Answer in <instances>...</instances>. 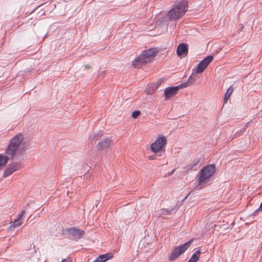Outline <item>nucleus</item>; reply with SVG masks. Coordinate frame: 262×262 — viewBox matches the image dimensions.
I'll return each instance as SVG.
<instances>
[{"instance_id": "f257e3e1", "label": "nucleus", "mask_w": 262, "mask_h": 262, "mask_svg": "<svg viewBox=\"0 0 262 262\" xmlns=\"http://www.w3.org/2000/svg\"><path fill=\"white\" fill-rule=\"evenodd\" d=\"M215 171V166L214 164L207 165L201 170L197 176L198 178L195 188L200 190L206 187L207 183L213 176Z\"/></svg>"}, {"instance_id": "f03ea898", "label": "nucleus", "mask_w": 262, "mask_h": 262, "mask_svg": "<svg viewBox=\"0 0 262 262\" xmlns=\"http://www.w3.org/2000/svg\"><path fill=\"white\" fill-rule=\"evenodd\" d=\"M25 137L24 134L18 133L10 139L5 149V154L11 157H13L18 151L20 146L24 143Z\"/></svg>"}, {"instance_id": "7ed1b4c3", "label": "nucleus", "mask_w": 262, "mask_h": 262, "mask_svg": "<svg viewBox=\"0 0 262 262\" xmlns=\"http://www.w3.org/2000/svg\"><path fill=\"white\" fill-rule=\"evenodd\" d=\"M157 53L155 48L149 49L144 50L141 54L132 62L133 66L138 68L146 63L150 62Z\"/></svg>"}, {"instance_id": "20e7f679", "label": "nucleus", "mask_w": 262, "mask_h": 262, "mask_svg": "<svg viewBox=\"0 0 262 262\" xmlns=\"http://www.w3.org/2000/svg\"><path fill=\"white\" fill-rule=\"evenodd\" d=\"M187 3L182 1L174 6L168 12V16L170 19H177L184 15L187 11Z\"/></svg>"}, {"instance_id": "39448f33", "label": "nucleus", "mask_w": 262, "mask_h": 262, "mask_svg": "<svg viewBox=\"0 0 262 262\" xmlns=\"http://www.w3.org/2000/svg\"><path fill=\"white\" fill-rule=\"evenodd\" d=\"M166 143V137L163 135H159L155 141L150 145V150L154 154H157L163 149Z\"/></svg>"}, {"instance_id": "423d86ee", "label": "nucleus", "mask_w": 262, "mask_h": 262, "mask_svg": "<svg viewBox=\"0 0 262 262\" xmlns=\"http://www.w3.org/2000/svg\"><path fill=\"white\" fill-rule=\"evenodd\" d=\"M192 241H190L179 247H176L173 251L169 255V259L170 261L174 260L183 253L190 246Z\"/></svg>"}, {"instance_id": "0eeeda50", "label": "nucleus", "mask_w": 262, "mask_h": 262, "mask_svg": "<svg viewBox=\"0 0 262 262\" xmlns=\"http://www.w3.org/2000/svg\"><path fill=\"white\" fill-rule=\"evenodd\" d=\"M213 59V56L212 55L208 56L205 58L198 65L195 70V74H201L203 73Z\"/></svg>"}, {"instance_id": "6e6552de", "label": "nucleus", "mask_w": 262, "mask_h": 262, "mask_svg": "<svg viewBox=\"0 0 262 262\" xmlns=\"http://www.w3.org/2000/svg\"><path fill=\"white\" fill-rule=\"evenodd\" d=\"M184 84H180L177 86L168 87L164 90V96L166 100L170 99L172 97L176 95L179 90L184 87Z\"/></svg>"}, {"instance_id": "1a4fd4ad", "label": "nucleus", "mask_w": 262, "mask_h": 262, "mask_svg": "<svg viewBox=\"0 0 262 262\" xmlns=\"http://www.w3.org/2000/svg\"><path fill=\"white\" fill-rule=\"evenodd\" d=\"M22 167L21 165L18 163H14L12 165H9L7 167L4 172L3 176L4 178H6L9 176L11 175L14 171L21 168Z\"/></svg>"}, {"instance_id": "9d476101", "label": "nucleus", "mask_w": 262, "mask_h": 262, "mask_svg": "<svg viewBox=\"0 0 262 262\" xmlns=\"http://www.w3.org/2000/svg\"><path fill=\"white\" fill-rule=\"evenodd\" d=\"M25 214V211H23L20 213L18 215L16 219H15L13 222H11V225L10 227L12 228H15L16 227L21 226L23 223L24 220V215Z\"/></svg>"}, {"instance_id": "9b49d317", "label": "nucleus", "mask_w": 262, "mask_h": 262, "mask_svg": "<svg viewBox=\"0 0 262 262\" xmlns=\"http://www.w3.org/2000/svg\"><path fill=\"white\" fill-rule=\"evenodd\" d=\"M69 233L74 239H79L83 235L84 231L75 227H73L69 230Z\"/></svg>"}, {"instance_id": "f8f14e48", "label": "nucleus", "mask_w": 262, "mask_h": 262, "mask_svg": "<svg viewBox=\"0 0 262 262\" xmlns=\"http://www.w3.org/2000/svg\"><path fill=\"white\" fill-rule=\"evenodd\" d=\"M162 81L163 80L162 79H159L156 83H152L150 85H148L145 89L146 94L150 95L154 93L158 88L159 86L161 84Z\"/></svg>"}, {"instance_id": "ddd939ff", "label": "nucleus", "mask_w": 262, "mask_h": 262, "mask_svg": "<svg viewBox=\"0 0 262 262\" xmlns=\"http://www.w3.org/2000/svg\"><path fill=\"white\" fill-rule=\"evenodd\" d=\"M188 52V45L183 43L179 45L177 49V53L179 56L187 54Z\"/></svg>"}, {"instance_id": "4468645a", "label": "nucleus", "mask_w": 262, "mask_h": 262, "mask_svg": "<svg viewBox=\"0 0 262 262\" xmlns=\"http://www.w3.org/2000/svg\"><path fill=\"white\" fill-rule=\"evenodd\" d=\"M111 143L112 140L108 138H106L99 142L97 146L99 149L103 150L104 148L108 147Z\"/></svg>"}, {"instance_id": "2eb2a0df", "label": "nucleus", "mask_w": 262, "mask_h": 262, "mask_svg": "<svg viewBox=\"0 0 262 262\" xmlns=\"http://www.w3.org/2000/svg\"><path fill=\"white\" fill-rule=\"evenodd\" d=\"M113 257L111 253H106L99 256L93 262H105Z\"/></svg>"}, {"instance_id": "dca6fc26", "label": "nucleus", "mask_w": 262, "mask_h": 262, "mask_svg": "<svg viewBox=\"0 0 262 262\" xmlns=\"http://www.w3.org/2000/svg\"><path fill=\"white\" fill-rule=\"evenodd\" d=\"M234 88L232 86H230L226 92L224 99V104L227 103L228 99L230 98V96L234 92Z\"/></svg>"}, {"instance_id": "f3484780", "label": "nucleus", "mask_w": 262, "mask_h": 262, "mask_svg": "<svg viewBox=\"0 0 262 262\" xmlns=\"http://www.w3.org/2000/svg\"><path fill=\"white\" fill-rule=\"evenodd\" d=\"M201 253V252L200 249L196 251L187 262H196L200 258Z\"/></svg>"}, {"instance_id": "a211bd4d", "label": "nucleus", "mask_w": 262, "mask_h": 262, "mask_svg": "<svg viewBox=\"0 0 262 262\" xmlns=\"http://www.w3.org/2000/svg\"><path fill=\"white\" fill-rule=\"evenodd\" d=\"M8 155H0V168L4 167L8 162Z\"/></svg>"}, {"instance_id": "6ab92c4d", "label": "nucleus", "mask_w": 262, "mask_h": 262, "mask_svg": "<svg viewBox=\"0 0 262 262\" xmlns=\"http://www.w3.org/2000/svg\"><path fill=\"white\" fill-rule=\"evenodd\" d=\"M200 161V159H199V158L195 159L191 163H190L189 164H188L187 166V168L189 170H191L192 169H194L198 165Z\"/></svg>"}, {"instance_id": "aec40b11", "label": "nucleus", "mask_w": 262, "mask_h": 262, "mask_svg": "<svg viewBox=\"0 0 262 262\" xmlns=\"http://www.w3.org/2000/svg\"><path fill=\"white\" fill-rule=\"evenodd\" d=\"M195 71L193 72V73L189 77L188 79V83H192L196 80L195 77Z\"/></svg>"}, {"instance_id": "412c9836", "label": "nucleus", "mask_w": 262, "mask_h": 262, "mask_svg": "<svg viewBox=\"0 0 262 262\" xmlns=\"http://www.w3.org/2000/svg\"><path fill=\"white\" fill-rule=\"evenodd\" d=\"M140 114H141V113H140V112L139 111H135L133 112L132 115V117L133 118L136 119L139 116H140Z\"/></svg>"}, {"instance_id": "4be33fe9", "label": "nucleus", "mask_w": 262, "mask_h": 262, "mask_svg": "<svg viewBox=\"0 0 262 262\" xmlns=\"http://www.w3.org/2000/svg\"><path fill=\"white\" fill-rule=\"evenodd\" d=\"M61 262H72V260L71 258L68 257L66 258L63 259L61 260Z\"/></svg>"}, {"instance_id": "5701e85b", "label": "nucleus", "mask_w": 262, "mask_h": 262, "mask_svg": "<svg viewBox=\"0 0 262 262\" xmlns=\"http://www.w3.org/2000/svg\"><path fill=\"white\" fill-rule=\"evenodd\" d=\"M149 160H154L155 158H154V156H150V157H149Z\"/></svg>"}, {"instance_id": "b1692460", "label": "nucleus", "mask_w": 262, "mask_h": 262, "mask_svg": "<svg viewBox=\"0 0 262 262\" xmlns=\"http://www.w3.org/2000/svg\"><path fill=\"white\" fill-rule=\"evenodd\" d=\"M260 208L261 210H262V202H261V204L260 205Z\"/></svg>"}, {"instance_id": "393cba45", "label": "nucleus", "mask_w": 262, "mask_h": 262, "mask_svg": "<svg viewBox=\"0 0 262 262\" xmlns=\"http://www.w3.org/2000/svg\"><path fill=\"white\" fill-rule=\"evenodd\" d=\"M190 193H189L186 196L185 199L188 198V196L190 194Z\"/></svg>"}]
</instances>
